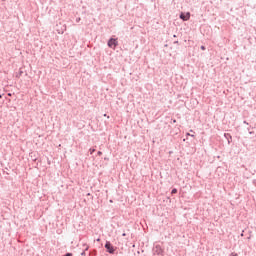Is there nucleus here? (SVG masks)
I'll return each mask as SVG.
<instances>
[{
    "label": "nucleus",
    "instance_id": "nucleus-1",
    "mask_svg": "<svg viewBox=\"0 0 256 256\" xmlns=\"http://www.w3.org/2000/svg\"><path fill=\"white\" fill-rule=\"evenodd\" d=\"M117 45H118L117 39L111 38L108 41V47H110V49H115V47H117Z\"/></svg>",
    "mask_w": 256,
    "mask_h": 256
},
{
    "label": "nucleus",
    "instance_id": "nucleus-2",
    "mask_svg": "<svg viewBox=\"0 0 256 256\" xmlns=\"http://www.w3.org/2000/svg\"><path fill=\"white\" fill-rule=\"evenodd\" d=\"M180 19H182V21H189V19H191V13H181Z\"/></svg>",
    "mask_w": 256,
    "mask_h": 256
},
{
    "label": "nucleus",
    "instance_id": "nucleus-3",
    "mask_svg": "<svg viewBox=\"0 0 256 256\" xmlns=\"http://www.w3.org/2000/svg\"><path fill=\"white\" fill-rule=\"evenodd\" d=\"M105 248L107 249L108 253H115V248L111 245V242H106Z\"/></svg>",
    "mask_w": 256,
    "mask_h": 256
},
{
    "label": "nucleus",
    "instance_id": "nucleus-4",
    "mask_svg": "<svg viewBox=\"0 0 256 256\" xmlns=\"http://www.w3.org/2000/svg\"><path fill=\"white\" fill-rule=\"evenodd\" d=\"M172 195H175V193H177V189L176 188H174V189H172Z\"/></svg>",
    "mask_w": 256,
    "mask_h": 256
},
{
    "label": "nucleus",
    "instance_id": "nucleus-5",
    "mask_svg": "<svg viewBox=\"0 0 256 256\" xmlns=\"http://www.w3.org/2000/svg\"><path fill=\"white\" fill-rule=\"evenodd\" d=\"M90 154L93 155V153H95V149L91 148L90 150Z\"/></svg>",
    "mask_w": 256,
    "mask_h": 256
},
{
    "label": "nucleus",
    "instance_id": "nucleus-6",
    "mask_svg": "<svg viewBox=\"0 0 256 256\" xmlns=\"http://www.w3.org/2000/svg\"><path fill=\"white\" fill-rule=\"evenodd\" d=\"M202 51H205V46H201Z\"/></svg>",
    "mask_w": 256,
    "mask_h": 256
},
{
    "label": "nucleus",
    "instance_id": "nucleus-7",
    "mask_svg": "<svg viewBox=\"0 0 256 256\" xmlns=\"http://www.w3.org/2000/svg\"><path fill=\"white\" fill-rule=\"evenodd\" d=\"M66 256H73V254H71V253H67V254H66Z\"/></svg>",
    "mask_w": 256,
    "mask_h": 256
},
{
    "label": "nucleus",
    "instance_id": "nucleus-8",
    "mask_svg": "<svg viewBox=\"0 0 256 256\" xmlns=\"http://www.w3.org/2000/svg\"><path fill=\"white\" fill-rule=\"evenodd\" d=\"M98 155H103V152L99 151V152H98Z\"/></svg>",
    "mask_w": 256,
    "mask_h": 256
},
{
    "label": "nucleus",
    "instance_id": "nucleus-9",
    "mask_svg": "<svg viewBox=\"0 0 256 256\" xmlns=\"http://www.w3.org/2000/svg\"><path fill=\"white\" fill-rule=\"evenodd\" d=\"M0 99H3V95L0 94Z\"/></svg>",
    "mask_w": 256,
    "mask_h": 256
},
{
    "label": "nucleus",
    "instance_id": "nucleus-10",
    "mask_svg": "<svg viewBox=\"0 0 256 256\" xmlns=\"http://www.w3.org/2000/svg\"><path fill=\"white\" fill-rule=\"evenodd\" d=\"M122 235H123V237H125L126 234L124 233V234H122Z\"/></svg>",
    "mask_w": 256,
    "mask_h": 256
},
{
    "label": "nucleus",
    "instance_id": "nucleus-11",
    "mask_svg": "<svg viewBox=\"0 0 256 256\" xmlns=\"http://www.w3.org/2000/svg\"><path fill=\"white\" fill-rule=\"evenodd\" d=\"M2 1H5V0H2Z\"/></svg>",
    "mask_w": 256,
    "mask_h": 256
}]
</instances>
